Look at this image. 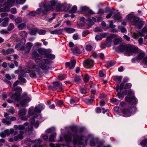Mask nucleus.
Here are the masks:
<instances>
[{
    "label": "nucleus",
    "mask_w": 147,
    "mask_h": 147,
    "mask_svg": "<svg viewBox=\"0 0 147 147\" xmlns=\"http://www.w3.org/2000/svg\"><path fill=\"white\" fill-rule=\"evenodd\" d=\"M40 67L37 65H34L31 68L27 67L24 69V72L22 71L18 76V79L21 82L25 83L26 80L24 77L26 76V73H30V76L32 78L36 77L39 74Z\"/></svg>",
    "instance_id": "nucleus-1"
},
{
    "label": "nucleus",
    "mask_w": 147,
    "mask_h": 147,
    "mask_svg": "<svg viewBox=\"0 0 147 147\" xmlns=\"http://www.w3.org/2000/svg\"><path fill=\"white\" fill-rule=\"evenodd\" d=\"M47 0H45V2H42L39 5L40 8L36 10L37 14L43 16L46 15L47 12L52 9V6H55L58 0H52L47 3Z\"/></svg>",
    "instance_id": "nucleus-2"
},
{
    "label": "nucleus",
    "mask_w": 147,
    "mask_h": 147,
    "mask_svg": "<svg viewBox=\"0 0 147 147\" xmlns=\"http://www.w3.org/2000/svg\"><path fill=\"white\" fill-rule=\"evenodd\" d=\"M11 98L16 102L20 101V103L22 107L28 106V105L27 104L31 100L30 98L27 96L26 93L23 94L22 99L20 100L21 97L19 93H15L12 95Z\"/></svg>",
    "instance_id": "nucleus-3"
},
{
    "label": "nucleus",
    "mask_w": 147,
    "mask_h": 147,
    "mask_svg": "<svg viewBox=\"0 0 147 147\" xmlns=\"http://www.w3.org/2000/svg\"><path fill=\"white\" fill-rule=\"evenodd\" d=\"M28 125V123L26 122L22 125H15L14 126L13 128L15 129L20 130L19 134H17V133L16 135H14L13 139L15 141H17L23 139V135L26 132L27 128V126Z\"/></svg>",
    "instance_id": "nucleus-4"
},
{
    "label": "nucleus",
    "mask_w": 147,
    "mask_h": 147,
    "mask_svg": "<svg viewBox=\"0 0 147 147\" xmlns=\"http://www.w3.org/2000/svg\"><path fill=\"white\" fill-rule=\"evenodd\" d=\"M45 108V106L42 104H40L36 106L34 110H33V107H30L29 109L27 116L29 117L30 116L32 115V117H38V119H40L41 115L38 114V115L36 113H40Z\"/></svg>",
    "instance_id": "nucleus-5"
},
{
    "label": "nucleus",
    "mask_w": 147,
    "mask_h": 147,
    "mask_svg": "<svg viewBox=\"0 0 147 147\" xmlns=\"http://www.w3.org/2000/svg\"><path fill=\"white\" fill-rule=\"evenodd\" d=\"M131 24L138 28H141L144 24V22L140 20L139 18L135 17L134 14H129L126 17Z\"/></svg>",
    "instance_id": "nucleus-6"
},
{
    "label": "nucleus",
    "mask_w": 147,
    "mask_h": 147,
    "mask_svg": "<svg viewBox=\"0 0 147 147\" xmlns=\"http://www.w3.org/2000/svg\"><path fill=\"white\" fill-rule=\"evenodd\" d=\"M71 131L74 134L73 142L74 144H78L79 145H82L83 147L87 145L88 140L85 137L81 136H79L78 135V132H74L73 129H71Z\"/></svg>",
    "instance_id": "nucleus-7"
},
{
    "label": "nucleus",
    "mask_w": 147,
    "mask_h": 147,
    "mask_svg": "<svg viewBox=\"0 0 147 147\" xmlns=\"http://www.w3.org/2000/svg\"><path fill=\"white\" fill-rule=\"evenodd\" d=\"M118 49L119 52H123L125 51L127 55L130 56L133 53H135L138 51L137 48L132 47H127L125 45L122 44L118 47Z\"/></svg>",
    "instance_id": "nucleus-8"
},
{
    "label": "nucleus",
    "mask_w": 147,
    "mask_h": 147,
    "mask_svg": "<svg viewBox=\"0 0 147 147\" xmlns=\"http://www.w3.org/2000/svg\"><path fill=\"white\" fill-rule=\"evenodd\" d=\"M4 0H0V8L1 7L2 3ZM15 0H7V2H5L3 6L4 9H0V12L2 11H9V8L14 4Z\"/></svg>",
    "instance_id": "nucleus-9"
},
{
    "label": "nucleus",
    "mask_w": 147,
    "mask_h": 147,
    "mask_svg": "<svg viewBox=\"0 0 147 147\" xmlns=\"http://www.w3.org/2000/svg\"><path fill=\"white\" fill-rule=\"evenodd\" d=\"M39 62V65L40 68L43 70H46L49 68L52 61L47 59L40 60Z\"/></svg>",
    "instance_id": "nucleus-10"
},
{
    "label": "nucleus",
    "mask_w": 147,
    "mask_h": 147,
    "mask_svg": "<svg viewBox=\"0 0 147 147\" xmlns=\"http://www.w3.org/2000/svg\"><path fill=\"white\" fill-rule=\"evenodd\" d=\"M136 109L134 107H129L127 109H125L123 111V115L125 117L130 116L132 113L135 112Z\"/></svg>",
    "instance_id": "nucleus-11"
},
{
    "label": "nucleus",
    "mask_w": 147,
    "mask_h": 147,
    "mask_svg": "<svg viewBox=\"0 0 147 147\" xmlns=\"http://www.w3.org/2000/svg\"><path fill=\"white\" fill-rule=\"evenodd\" d=\"M55 129L54 127H51L48 129L46 132L48 133H51L49 141L50 142H54L56 138V134L55 132Z\"/></svg>",
    "instance_id": "nucleus-12"
},
{
    "label": "nucleus",
    "mask_w": 147,
    "mask_h": 147,
    "mask_svg": "<svg viewBox=\"0 0 147 147\" xmlns=\"http://www.w3.org/2000/svg\"><path fill=\"white\" fill-rule=\"evenodd\" d=\"M18 132L17 131H14L13 129L11 128L9 130L7 129L5 130L3 132L0 133V136L1 137L4 138L6 136H8L10 134H13L14 135H16Z\"/></svg>",
    "instance_id": "nucleus-13"
},
{
    "label": "nucleus",
    "mask_w": 147,
    "mask_h": 147,
    "mask_svg": "<svg viewBox=\"0 0 147 147\" xmlns=\"http://www.w3.org/2000/svg\"><path fill=\"white\" fill-rule=\"evenodd\" d=\"M124 84L123 83H121L120 86H117L116 87V90L118 92L117 95L118 98L120 99H122L124 97V92H122L121 94V90L123 88Z\"/></svg>",
    "instance_id": "nucleus-14"
},
{
    "label": "nucleus",
    "mask_w": 147,
    "mask_h": 147,
    "mask_svg": "<svg viewBox=\"0 0 147 147\" xmlns=\"http://www.w3.org/2000/svg\"><path fill=\"white\" fill-rule=\"evenodd\" d=\"M32 45V43L28 42L25 46L22 47L20 48V50L24 54L28 53H29Z\"/></svg>",
    "instance_id": "nucleus-15"
},
{
    "label": "nucleus",
    "mask_w": 147,
    "mask_h": 147,
    "mask_svg": "<svg viewBox=\"0 0 147 147\" xmlns=\"http://www.w3.org/2000/svg\"><path fill=\"white\" fill-rule=\"evenodd\" d=\"M72 136V133L69 132L64 136L61 134L60 136V138L61 140H65L67 142H69L71 140V137Z\"/></svg>",
    "instance_id": "nucleus-16"
},
{
    "label": "nucleus",
    "mask_w": 147,
    "mask_h": 147,
    "mask_svg": "<svg viewBox=\"0 0 147 147\" xmlns=\"http://www.w3.org/2000/svg\"><path fill=\"white\" fill-rule=\"evenodd\" d=\"M26 112V109L22 108L18 111V115L20 118L22 120L26 121L27 120V117L25 116Z\"/></svg>",
    "instance_id": "nucleus-17"
},
{
    "label": "nucleus",
    "mask_w": 147,
    "mask_h": 147,
    "mask_svg": "<svg viewBox=\"0 0 147 147\" xmlns=\"http://www.w3.org/2000/svg\"><path fill=\"white\" fill-rule=\"evenodd\" d=\"M53 87L52 89L53 90H55L57 89H59L60 91H61L63 89L62 84L58 82H56L53 83Z\"/></svg>",
    "instance_id": "nucleus-18"
},
{
    "label": "nucleus",
    "mask_w": 147,
    "mask_h": 147,
    "mask_svg": "<svg viewBox=\"0 0 147 147\" xmlns=\"http://www.w3.org/2000/svg\"><path fill=\"white\" fill-rule=\"evenodd\" d=\"M117 35L116 34H112L107 38L106 43H105V46L107 47H110L111 46L112 40L113 38L117 37Z\"/></svg>",
    "instance_id": "nucleus-19"
},
{
    "label": "nucleus",
    "mask_w": 147,
    "mask_h": 147,
    "mask_svg": "<svg viewBox=\"0 0 147 147\" xmlns=\"http://www.w3.org/2000/svg\"><path fill=\"white\" fill-rule=\"evenodd\" d=\"M94 64V61L91 59H89L85 61L84 67L86 68H90L93 66Z\"/></svg>",
    "instance_id": "nucleus-20"
},
{
    "label": "nucleus",
    "mask_w": 147,
    "mask_h": 147,
    "mask_svg": "<svg viewBox=\"0 0 147 147\" xmlns=\"http://www.w3.org/2000/svg\"><path fill=\"white\" fill-rule=\"evenodd\" d=\"M125 100L128 102L134 104H136L137 101L136 98L134 96L132 97L127 96L125 98Z\"/></svg>",
    "instance_id": "nucleus-21"
},
{
    "label": "nucleus",
    "mask_w": 147,
    "mask_h": 147,
    "mask_svg": "<svg viewBox=\"0 0 147 147\" xmlns=\"http://www.w3.org/2000/svg\"><path fill=\"white\" fill-rule=\"evenodd\" d=\"M76 63V61L75 60H71L70 62H67L65 63V65L67 67H69L70 69H72L74 68Z\"/></svg>",
    "instance_id": "nucleus-22"
},
{
    "label": "nucleus",
    "mask_w": 147,
    "mask_h": 147,
    "mask_svg": "<svg viewBox=\"0 0 147 147\" xmlns=\"http://www.w3.org/2000/svg\"><path fill=\"white\" fill-rule=\"evenodd\" d=\"M32 58L34 59L36 62H38L37 61V60L41 59V56H40L36 51H35L32 52Z\"/></svg>",
    "instance_id": "nucleus-23"
},
{
    "label": "nucleus",
    "mask_w": 147,
    "mask_h": 147,
    "mask_svg": "<svg viewBox=\"0 0 147 147\" xmlns=\"http://www.w3.org/2000/svg\"><path fill=\"white\" fill-rule=\"evenodd\" d=\"M65 5H60L59 6L60 7V9L59 11H62L63 10H64L66 11L68 10L69 9L71 6L70 4H67L66 7H65Z\"/></svg>",
    "instance_id": "nucleus-24"
},
{
    "label": "nucleus",
    "mask_w": 147,
    "mask_h": 147,
    "mask_svg": "<svg viewBox=\"0 0 147 147\" xmlns=\"http://www.w3.org/2000/svg\"><path fill=\"white\" fill-rule=\"evenodd\" d=\"M38 52L40 54L45 55V56L47 55V53L48 52V50L42 48H40L38 49Z\"/></svg>",
    "instance_id": "nucleus-25"
},
{
    "label": "nucleus",
    "mask_w": 147,
    "mask_h": 147,
    "mask_svg": "<svg viewBox=\"0 0 147 147\" xmlns=\"http://www.w3.org/2000/svg\"><path fill=\"white\" fill-rule=\"evenodd\" d=\"M71 50L73 53L74 54H80L81 52L79 50L77 46H74L73 48H71Z\"/></svg>",
    "instance_id": "nucleus-26"
},
{
    "label": "nucleus",
    "mask_w": 147,
    "mask_h": 147,
    "mask_svg": "<svg viewBox=\"0 0 147 147\" xmlns=\"http://www.w3.org/2000/svg\"><path fill=\"white\" fill-rule=\"evenodd\" d=\"M145 53L144 52L140 51L138 54L137 57L139 60H142L145 57Z\"/></svg>",
    "instance_id": "nucleus-27"
},
{
    "label": "nucleus",
    "mask_w": 147,
    "mask_h": 147,
    "mask_svg": "<svg viewBox=\"0 0 147 147\" xmlns=\"http://www.w3.org/2000/svg\"><path fill=\"white\" fill-rule=\"evenodd\" d=\"M64 30L67 33L69 34L72 33L75 31L74 29L71 28L65 27L64 28Z\"/></svg>",
    "instance_id": "nucleus-28"
},
{
    "label": "nucleus",
    "mask_w": 147,
    "mask_h": 147,
    "mask_svg": "<svg viewBox=\"0 0 147 147\" xmlns=\"http://www.w3.org/2000/svg\"><path fill=\"white\" fill-rule=\"evenodd\" d=\"M90 87L91 88L92 87H94L95 88V89H92L91 91V92L92 95V96H94L93 95L96 92V90L95 89L96 88H98V85H95L94 84H93L92 85H91Z\"/></svg>",
    "instance_id": "nucleus-29"
},
{
    "label": "nucleus",
    "mask_w": 147,
    "mask_h": 147,
    "mask_svg": "<svg viewBox=\"0 0 147 147\" xmlns=\"http://www.w3.org/2000/svg\"><path fill=\"white\" fill-rule=\"evenodd\" d=\"M33 118L32 119H31L30 120V121L32 125H34V127L36 128H37L39 126V123L38 122L36 121V123L35 122V120L34 119V118H35V117H33ZM35 118H36L35 117Z\"/></svg>",
    "instance_id": "nucleus-30"
},
{
    "label": "nucleus",
    "mask_w": 147,
    "mask_h": 147,
    "mask_svg": "<svg viewBox=\"0 0 147 147\" xmlns=\"http://www.w3.org/2000/svg\"><path fill=\"white\" fill-rule=\"evenodd\" d=\"M41 142V140L39 139L35 140L34 141V143L35 144L33 146V147H40V144Z\"/></svg>",
    "instance_id": "nucleus-31"
},
{
    "label": "nucleus",
    "mask_w": 147,
    "mask_h": 147,
    "mask_svg": "<svg viewBox=\"0 0 147 147\" xmlns=\"http://www.w3.org/2000/svg\"><path fill=\"white\" fill-rule=\"evenodd\" d=\"M122 41V38L120 37L116 38L113 40V42L115 45L119 44Z\"/></svg>",
    "instance_id": "nucleus-32"
},
{
    "label": "nucleus",
    "mask_w": 147,
    "mask_h": 147,
    "mask_svg": "<svg viewBox=\"0 0 147 147\" xmlns=\"http://www.w3.org/2000/svg\"><path fill=\"white\" fill-rule=\"evenodd\" d=\"M26 24L25 23H22L19 24L18 28L20 30H21L25 28L26 27Z\"/></svg>",
    "instance_id": "nucleus-33"
},
{
    "label": "nucleus",
    "mask_w": 147,
    "mask_h": 147,
    "mask_svg": "<svg viewBox=\"0 0 147 147\" xmlns=\"http://www.w3.org/2000/svg\"><path fill=\"white\" fill-rule=\"evenodd\" d=\"M38 29L37 28H33L30 30L29 33L31 35H34L38 32Z\"/></svg>",
    "instance_id": "nucleus-34"
},
{
    "label": "nucleus",
    "mask_w": 147,
    "mask_h": 147,
    "mask_svg": "<svg viewBox=\"0 0 147 147\" xmlns=\"http://www.w3.org/2000/svg\"><path fill=\"white\" fill-rule=\"evenodd\" d=\"M5 77L6 79L4 80L6 82H8L10 84H11V83L9 80L11 79V77L9 74H6L5 76Z\"/></svg>",
    "instance_id": "nucleus-35"
},
{
    "label": "nucleus",
    "mask_w": 147,
    "mask_h": 147,
    "mask_svg": "<svg viewBox=\"0 0 147 147\" xmlns=\"http://www.w3.org/2000/svg\"><path fill=\"white\" fill-rule=\"evenodd\" d=\"M45 57L47 58H48L50 59H53L55 58V56L52 54L48 53H47V55H46Z\"/></svg>",
    "instance_id": "nucleus-36"
},
{
    "label": "nucleus",
    "mask_w": 147,
    "mask_h": 147,
    "mask_svg": "<svg viewBox=\"0 0 147 147\" xmlns=\"http://www.w3.org/2000/svg\"><path fill=\"white\" fill-rule=\"evenodd\" d=\"M73 38L75 40H79L80 39V36L78 34L76 33L73 35Z\"/></svg>",
    "instance_id": "nucleus-37"
},
{
    "label": "nucleus",
    "mask_w": 147,
    "mask_h": 147,
    "mask_svg": "<svg viewBox=\"0 0 147 147\" xmlns=\"http://www.w3.org/2000/svg\"><path fill=\"white\" fill-rule=\"evenodd\" d=\"M94 98V97L92 96L91 99H86L85 100L86 102L88 104H90L92 102H93V99Z\"/></svg>",
    "instance_id": "nucleus-38"
},
{
    "label": "nucleus",
    "mask_w": 147,
    "mask_h": 147,
    "mask_svg": "<svg viewBox=\"0 0 147 147\" xmlns=\"http://www.w3.org/2000/svg\"><path fill=\"white\" fill-rule=\"evenodd\" d=\"M20 35L22 37H26L27 36V32L25 31H22L20 32Z\"/></svg>",
    "instance_id": "nucleus-39"
},
{
    "label": "nucleus",
    "mask_w": 147,
    "mask_h": 147,
    "mask_svg": "<svg viewBox=\"0 0 147 147\" xmlns=\"http://www.w3.org/2000/svg\"><path fill=\"white\" fill-rule=\"evenodd\" d=\"M14 28V25L12 23H11L7 27V30L9 31H10L11 30Z\"/></svg>",
    "instance_id": "nucleus-40"
},
{
    "label": "nucleus",
    "mask_w": 147,
    "mask_h": 147,
    "mask_svg": "<svg viewBox=\"0 0 147 147\" xmlns=\"http://www.w3.org/2000/svg\"><path fill=\"white\" fill-rule=\"evenodd\" d=\"M77 9V7L75 5L73 6L71 8V9L70 10L69 12L70 13H73L75 12Z\"/></svg>",
    "instance_id": "nucleus-41"
},
{
    "label": "nucleus",
    "mask_w": 147,
    "mask_h": 147,
    "mask_svg": "<svg viewBox=\"0 0 147 147\" xmlns=\"http://www.w3.org/2000/svg\"><path fill=\"white\" fill-rule=\"evenodd\" d=\"M122 79L121 77L118 76H116L114 77V80L116 82H120Z\"/></svg>",
    "instance_id": "nucleus-42"
},
{
    "label": "nucleus",
    "mask_w": 147,
    "mask_h": 147,
    "mask_svg": "<svg viewBox=\"0 0 147 147\" xmlns=\"http://www.w3.org/2000/svg\"><path fill=\"white\" fill-rule=\"evenodd\" d=\"M90 78V77L88 76V75L87 74H86L84 78H83V80L84 81L86 82H87L89 80Z\"/></svg>",
    "instance_id": "nucleus-43"
},
{
    "label": "nucleus",
    "mask_w": 147,
    "mask_h": 147,
    "mask_svg": "<svg viewBox=\"0 0 147 147\" xmlns=\"http://www.w3.org/2000/svg\"><path fill=\"white\" fill-rule=\"evenodd\" d=\"M86 50L88 51H90L92 49V47L90 45H87L86 47Z\"/></svg>",
    "instance_id": "nucleus-44"
},
{
    "label": "nucleus",
    "mask_w": 147,
    "mask_h": 147,
    "mask_svg": "<svg viewBox=\"0 0 147 147\" xmlns=\"http://www.w3.org/2000/svg\"><path fill=\"white\" fill-rule=\"evenodd\" d=\"M37 32L40 35H44L46 32V31L43 30H38V29Z\"/></svg>",
    "instance_id": "nucleus-45"
},
{
    "label": "nucleus",
    "mask_w": 147,
    "mask_h": 147,
    "mask_svg": "<svg viewBox=\"0 0 147 147\" xmlns=\"http://www.w3.org/2000/svg\"><path fill=\"white\" fill-rule=\"evenodd\" d=\"M14 50L13 49L9 48L7 49L6 51L7 54L12 53L14 52Z\"/></svg>",
    "instance_id": "nucleus-46"
},
{
    "label": "nucleus",
    "mask_w": 147,
    "mask_h": 147,
    "mask_svg": "<svg viewBox=\"0 0 147 147\" xmlns=\"http://www.w3.org/2000/svg\"><path fill=\"white\" fill-rule=\"evenodd\" d=\"M124 92V94H127L128 95L130 96L132 95V92L129 90H125Z\"/></svg>",
    "instance_id": "nucleus-47"
},
{
    "label": "nucleus",
    "mask_w": 147,
    "mask_h": 147,
    "mask_svg": "<svg viewBox=\"0 0 147 147\" xmlns=\"http://www.w3.org/2000/svg\"><path fill=\"white\" fill-rule=\"evenodd\" d=\"M28 15L31 16H35L36 14H37L36 11H32L28 13Z\"/></svg>",
    "instance_id": "nucleus-48"
},
{
    "label": "nucleus",
    "mask_w": 147,
    "mask_h": 147,
    "mask_svg": "<svg viewBox=\"0 0 147 147\" xmlns=\"http://www.w3.org/2000/svg\"><path fill=\"white\" fill-rule=\"evenodd\" d=\"M140 144L142 146H146V147H147V139L142 141V142L140 143Z\"/></svg>",
    "instance_id": "nucleus-49"
},
{
    "label": "nucleus",
    "mask_w": 147,
    "mask_h": 147,
    "mask_svg": "<svg viewBox=\"0 0 147 147\" xmlns=\"http://www.w3.org/2000/svg\"><path fill=\"white\" fill-rule=\"evenodd\" d=\"M80 9L82 11H87L88 10L89 8L86 6H82L80 7Z\"/></svg>",
    "instance_id": "nucleus-50"
},
{
    "label": "nucleus",
    "mask_w": 147,
    "mask_h": 147,
    "mask_svg": "<svg viewBox=\"0 0 147 147\" xmlns=\"http://www.w3.org/2000/svg\"><path fill=\"white\" fill-rule=\"evenodd\" d=\"M109 26L110 28H113L115 27V26L113 24V20L110 21L109 23Z\"/></svg>",
    "instance_id": "nucleus-51"
},
{
    "label": "nucleus",
    "mask_w": 147,
    "mask_h": 147,
    "mask_svg": "<svg viewBox=\"0 0 147 147\" xmlns=\"http://www.w3.org/2000/svg\"><path fill=\"white\" fill-rule=\"evenodd\" d=\"M14 90L15 91L18 92H20L22 91L21 88L19 86H18L16 88H14Z\"/></svg>",
    "instance_id": "nucleus-52"
},
{
    "label": "nucleus",
    "mask_w": 147,
    "mask_h": 147,
    "mask_svg": "<svg viewBox=\"0 0 147 147\" xmlns=\"http://www.w3.org/2000/svg\"><path fill=\"white\" fill-rule=\"evenodd\" d=\"M15 21L17 23H19L22 21V19L20 18H18L15 19Z\"/></svg>",
    "instance_id": "nucleus-53"
},
{
    "label": "nucleus",
    "mask_w": 147,
    "mask_h": 147,
    "mask_svg": "<svg viewBox=\"0 0 147 147\" xmlns=\"http://www.w3.org/2000/svg\"><path fill=\"white\" fill-rule=\"evenodd\" d=\"M131 84L129 83H127L125 84V85L124 88L127 89V88H129L131 86Z\"/></svg>",
    "instance_id": "nucleus-54"
},
{
    "label": "nucleus",
    "mask_w": 147,
    "mask_h": 147,
    "mask_svg": "<svg viewBox=\"0 0 147 147\" xmlns=\"http://www.w3.org/2000/svg\"><path fill=\"white\" fill-rule=\"evenodd\" d=\"M114 110L116 113L120 112L121 111V109L118 107H115Z\"/></svg>",
    "instance_id": "nucleus-55"
},
{
    "label": "nucleus",
    "mask_w": 147,
    "mask_h": 147,
    "mask_svg": "<svg viewBox=\"0 0 147 147\" xmlns=\"http://www.w3.org/2000/svg\"><path fill=\"white\" fill-rule=\"evenodd\" d=\"M75 78V81L76 82H79L80 80V76H76L74 77Z\"/></svg>",
    "instance_id": "nucleus-56"
},
{
    "label": "nucleus",
    "mask_w": 147,
    "mask_h": 147,
    "mask_svg": "<svg viewBox=\"0 0 147 147\" xmlns=\"http://www.w3.org/2000/svg\"><path fill=\"white\" fill-rule=\"evenodd\" d=\"M119 29L122 32L124 33L126 31L125 28L123 27H120L119 28Z\"/></svg>",
    "instance_id": "nucleus-57"
},
{
    "label": "nucleus",
    "mask_w": 147,
    "mask_h": 147,
    "mask_svg": "<svg viewBox=\"0 0 147 147\" xmlns=\"http://www.w3.org/2000/svg\"><path fill=\"white\" fill-rule=\"evenodd\" d=\"M142 61L144 64H147V56L145 57Z\"/></svg>",
    "instance_id": "nucleus-58"
},
{
    "label": "nucleus",
    "mask_w": 147,
    "mask_h": 147,
    "mask_svg": "<svg viewBox=\"0 0 147 147\" xmlns=\"http://www.w3.org/2000/svg\"><path fill=\"white\" fill-rule=\"evenodd\" d=\"M8 111L11 114H13L14 113L15 110L13 108H11L8 109Z\"/></svg>",
    "instance_id": "nucleus-59"
},
{
    "label": "nucleus",
    "mask_w": 147,
    "mask_h": 147,
    "mask_svg": "<svg viewBox=\"0 0 147 147\" xmlns=\"http://www.w3.org/2000/svg\"><path fill=\"white\" fill-rule=\"evenodd\" d=\"M94 24V22H93L91 19H89V22L88 23V26L89 28L91 26L93 25Z\"/></svg>",
    "instance_id": "nucleus-60"
},
{
    "label": "nucleus",
    "mask_w": 147,
    "mask_h": 147,
    "mask_svg": "<svg viewBox=\"0 0 147 147\" xmlns=\"http://www.w3.org/2000/svg\"><path fill=\"white\" fill-rule=\"evenodd\" d=\"M89 33V32L88 31L86 30L83 32L82 33V35L83 36L85 37L86 35L88 34Z\"/></svg>",
    "instance_id": "nucleus-61"
},
{
    "label": "nucleus",
    "mask_w": 147,
    "mask_h": 147,
    "mask_svg": "<svg viewBox=\"0 0 147 147\" xmlns=\"http://www.w3.org/2000/svg\"><path fill=\"white\" fill-rule=\"evenodd\" d=\"M26 0H16V2L18 4H23L25 2Z\"/></svg>",
    "instance_id": "nucleus-62"
},
{
    "label": "nucleus",
    "mask_w": 147,
    "mask_h": 147,
    "mask_svg": "<svg viewBox=\"0 0 147 147\" xmlns=\"http://www.w3.org/2000/svg\"><path fill=\"white\" fill-rule=\"evenodd\" d=\"M57 34H61L63 32V29H61L58 30H56Z\"/></svg>",
    "instance_id": "nucleus-63"
},
{
    "label": "nucleus",
    "mask_w": 147,
    "mask_h": 147,
    "mask_svg": "<svg viewBox=\"0 0 147 147\" xmlns=\"http://www.w3.org/2000/svg\"><path fill=\"white\" fill-rule=\"evenodd\" d=\"M65 76L63 74H61L59 76V80H63L65 78Z\"/></svg>",
    "instance_id": "nucleus-64"
}]
</instances>
